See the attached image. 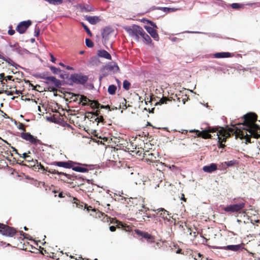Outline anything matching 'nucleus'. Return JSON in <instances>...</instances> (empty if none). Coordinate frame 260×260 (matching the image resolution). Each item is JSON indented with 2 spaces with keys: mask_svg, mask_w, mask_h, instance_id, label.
<instances>
[{
  "mask_svg": "<svg viewBox=\"0 0 260 260\" xmlns=\"http://www.w3.org/2000/svg\"><path fill=\"white\" fill-rule=\"evenodd\" d=\"M0 59H2V60H3L4 61H6L7 63H8V64L11 66H13L14 64V62L13 60H12L9 57H6L5 56H4L3 55L0 54Z\"/></svg>",
  "mask_w": 260,
  "mask_h": 260,
  "instance_id": "nucleus-33",
  "label": "nucleus"
},
{
  "mask_svg": "<svg viewBox=\"0 0 260 260\" xmlns=\"http://www.w3.org/2000/svg\"><path fill=\"white\" fill-rule=\"evenodd\" d=\"M73 200L75 201L74 204H76V206L79 209L85 210L87 208V205L86 204H84L83 202H81L76 198H74Z\"/></svg>",
  "mask_w": 260,
  "mask_h": 260,
  "instance_id": "nucleus-26",
  "label": "nucleus"
},
{
  "mask_svg": "<svg viewBox=\"0 0 260 260\" xmlns=\"http://www.w3.org/2000/svg\"><path fill=\"white\" fill-rule=\"evenodd\" d=\"M117 89V87L115 85L111 84L108 87V92L110 95H114L115 94Z\"/></svg>",
  "mask_w": 260,
  "mask_h": 260,
  "instance_id": "nucleus-30",
  "label": "nucleus"
},
{
  "mask_svg": "<svg viewBox=\"0 0 260 260\" xmlns=\"http://www.w3.org/2000/svg\"><path fill=\"white\" fill-rule=\"evenodd\" d=\"M217 145H218V147L219 148H224L225 147V145L224 144V143H221L220 142H218Z\"/></svg>",
  "mask_w": 260,
  "mask_h": 260,
  "instance_id": "nucleus-60",
  "label": "nucleus"
},
{
  "mask_svg": "<svg viewBox=\"0 0 260 260\" xmlns=\"http://www.w3.org/2000/svg\"><path fill=\"white\" fill-rule=\"evenodd\" d=\"M86 87L89 89L93 90L94 89V86L92 83H88L86 84Z\"/></svg>",
  "mask_w": 260,
  "mask_h": 260,
  "instance_id": "nucleus-55",
  "label": "nucleus"
},
{
  "mask_svg": "<svg viewBox=\"0 0 260 260\" xmlns=\"http://www.w3.org/2000/svg\"><path fill=\"white\" fill-rule=\"evenodd\" d=\"M92 103H94V106L96 108H100L101 109H109V111H111V110L110 109V106L109 105H103L100 104L98 101H93Z\"/></svg>",
  "mask_w": 260,
  "mask_h": 260,
  "instance_id": "nucleus-27",
  "label": "nucleus"
},
{
  "mask_svg": "<svg viewBox=\"0 0 260 260\" xmlns=\"http://www.w3.org/2000/svg\"><path fill=\"white\" fill-rule=\"evenodd\" d=\"M77 8L81 13L93 12L95 10L93 6L87 4H79L77 5Z\"/></svg>",
  "mask_w": 260,
  "mask_h": 260,
  "instance_id": "nucleus-14",
  "label": "nucleus"
},
{
  "mask_svg": "<svg viewBox=\"0 0 260 260\" xmlns=\"http://www.w3.org/2000/svg\"><path fill=\"white\" fill-rule=\"evenodd\" d=\"M50 56L51 58V61L53 63H55L56 58L54 57L52 53H50Z\"/></svg>",
  "mask_w": 260,
  "mask_h": 260,
  "instance_id": "nucleus-61",
  "label": "nucleus"
},
{
  "mask_svg": "<svg viewBox=\"0 0 260 260\" xmlns=\"http://www.w3.org/2000/svg\"><path fill=\"white\" fill-rule=\"evenodd\" d=\"M15 30L13 29L12 26L11 25H10L9 26V29L8 30V34L10 36H12L15 34Z\"/></svg>",
  "mask_w": 260,
  "mask_h": 260,
  "instance_id": "nucleus-52",
  "label": "nucleus"
},
{
  "mask_svg": "<svg viewBox=\"0 0 260 260\" xmlns=\"http://www.w3.org/2000/svg\"><path fill=\"white\" fill-rule=\"evenodd\" d=\"M218 169L220 171L226 172V166L225 165V164H224V162L220 163L218 165Z\"/></svg>",
  "mask_w": 260,
  "mask_h": 260,
  "instance_id": "nucleus-43",
  "label": "nucleus"
},
{
  "mask_svg": "<svg viewBox=\"0 0 260 260\" xmlns=\"http://www.w3.org/2000/svg\"><path fill=\"white\" fill-rule=\"evenodd\" d=\"M124 28V30L128 34L129 36L133 38L137 34L140 35L142 27L138 25L133 24L131 27L126 26Z\"/></svg>",
  "mask_w": 260,
  "mask_h": 260,
  "instance_id": "nucleus-9",
  "label": "nucleus"
},
{
  "mask_svg": "<svg viewBox=\"0 0 260 260\" xmlns=\"http://www.w3.org/2000/svg\"><path fill=\"white\" fill-rule=\"evenodd\" d=\"M46 2H47L50 4H52L53 5H60L62 3V0H44Z\"/></svg>",
  "mask_w": 260,
  "mask_h": 260,
  "instance_id": "nucleus-35",
  "label": "nucleus"
},
{
  "mask_svg": "<svg viewBox=\"0 0 260 260\" xmlns=\"http://www.w3.org/2000/svg\"><path fill=\"white\" fill-rule=\"evenodd\" d=\"M22 52H23V53H26V54H31V52L29 50H27L25 48H22Z\"/></svg>",
  "mask_w": 260,
  "mask_h": 260,
  "instance_id": "nucleus-63",
  "label": "nucleus"
},
{
  "mask_svg": "<svg viewBox=\"0 0 260 260\" xmlns=\"http://www.w3.org/2000/svg\"><path fill=\"white\" fill-rule=\"evenodd\" d=\"M106 70L108 71L116 73L119 72V68L116 62L108 63L103 66V70Z\"/></svg>",
  "mask_w": 260,
  "mask_h": 260,
  "instance_id": "nucleus-12",
  "label": "nucleus"
},
{
  "mask_svg": "<svg viewBox=\"0 0 260 260\" xmlns=\"http://www.w3.org/2000/svg\"><path fill=\"white\" fill-rule=\"evenodd\" d=\"M46 81H44V82L47 84L49 85L50 82H51L54 86H49L48 88V89L50 92H56L58 85H60V80L57 79L55 76H48L47 75L46 78L44 79Z\"/></svg>",
  "mask_w": 260,
  "mask_h": 260,
  "instance_id": "nucleus-4",
  "label": "nucleus"
},
{
  "mask_svg": "<svg viewBox=\"0 0 260 260\" xmlns=\"http://www.w3.org/2000/svg\"><path fill=\"white\" fill-rule=\"evenodd\" d=\"M13 67H14L16 69H18V68H21L22 69L24 70H25V69L21 67L20 66H19V64H17L16 63H14L13 66Z\"/></svg>",
  "mask_w": 260,
  "mask_h": 260,
  "instance_id": "nucleus-59",
  "label": "nucleus"
},
{
  "mask_svg": "<svg viewBox=\"0 0 260 260\" xmlns=\"http://www.w3.org/2000/svg\"><path fill=\"white\" fill-rule=\"evenodd\" d=\"M3 92L4 93H6L7 95H11L14 93L13 91H8L7 90H4V89H3Z\"/></svg>",
  "mask_w": 260,
  "mask_h": 260,
  "instance_id": "nucleus-57",
  "label": "nucleus"
},
{
  "mask_svg": "<svg viewBox=\"0 0 260 260\" xmlns=\"http://www.w3.org/2000/svg\"><path fill=\"white\" fill-rule=\"evenodd\" d=\"M141 37L143 38L144 41L146 42V43L150 44L152 42V40L150 38V37L145 32V31L143 30L142 28L140 35Z\"/></svg>",
  "mask_w": 260,
  "mask_h": 260,
  "instance_id": "nucleus-23",
  "label": "nucleus"
},
{
  "mask_svg": "<svg viewBox=\"0 0 260 260\" xmlns=\"http://www.w3.org/2000/svg\"><path fill=\"white\" fill-rule=\"evenodd\" d=\"M85 44L88 48H92L93 46V43L90 39L86 38L85 39Z\"/></svg>",
  "mask_w": 260,
  "mask_h": 260,
  "instance_id": "nucleus-44",
  "label": "nucleus"
},
{
  "mask_svg": "<svg viewBox=\"0 0 260 260\" xmlns=\"http://www.w3.org/2000/svg\"><path fill=\"white\" fill-rule=\"evenodd\" d=\"M135 233L139 236L146 238V239H150L151 237V235L149 234L147 232H142L139 230H136Z\"/></svg>",
  "mask_w": 260,
  "mask_h": 260,
  "instance_id": "nucleus-28",
  "label": "nucleus"
},
{
  "mask_svg": "<svg viewBox=\"0 0 260 260\" xmlns=\"http://www.w3.org/2000/svg\"><path fill=\"white\" fill-rule=\"evenodd\" d=\"M184 32L188 33V34H208L209 37H217V38H221V36L220 34H215V33H206L201 31H185Z\"/></svg>",
  "mask_w": 260,
  "mask_h": 260,
  "instance_id": "nucleus-24",
  "label": "nucleus"
},
{
  "mask_svg": "<svg viewBox=\"0 0 260 260\" xmlns=\"http://www.w3.org/2000/svg\"><path fill=\"white\" fill-rule=\"evenodd\" d=\"M31 167H33L34 170H42L43 171H46V168H45L41 164V162H39L38 161V163L35 164V165H31Z\"/></svg>",
  "mask_w": 260,
  "mask_h": 260,
  "instance_id": "nucleus-32",
  "label": "nucleus"
},
{
  "mask_svg": "<svg viewBox=\"0 0 260 260\" xmlns=\"http://www.w3.org/2000/svg\"><path fill=\"white\" fill-rule=\"evenodd\" d=\"M59 77L61 79V80H60V85H58V88H60L62 85H72L71 75H70L69 73L61 70V72L59 75Z\"/></svg>",
  "mask_w": 260,
  "mask_h": 260,
  "instance_id": "nucleus-6",
  "label": "nucleus"
},
{
  "mask_svg": "<svg viewBox=\"0 0 260 260\" xmlns=\"http://www.w3.org/2000/svg\"><path fill=\"white\" fill-rule=\"evenodd\" d=\"M190 132H196L197 133V135L201 137L204 139H210L211 138V135L210 133H214L215 130L214 128L210 127H206L204 130H202L201 131L199 130H191L190 131Z\"/></svg>",
  "mask_w": 260,
  "mask_h": 260,
  "instance_id": "nucleus-8",
  "label": "nucleus"
},
{
  "mask_svg": "<svg viewBox=\"0 0 260 260\" xmlns=\"http://www.w3.org/2000/svg\"><path fill=\"white\" fill-rule=\"evenodd\" d=\"M144 27L154 40L157 41L159 40V36L156 31L157 28L148 25H145Z\"/></svg>",
  "mask_w": 260,
  "mask_h": 260,
  "instance_id": "nucleus-13",
  "label": "nucleus"
},
{
  "mask_svg": "<svg viewBox=\"0 0 260 260\" xmlns=\"http://www.w3.org/2000/svg\"><path fill=\"white\" fill-rule=\"evenodd\" d=\"M167 100L165 98H162V99H160L159 101L157 102H156L155 104V106L156 105H160L166 103Z\"/></svg>",
  "mask_w": 260,
  "mask_h": 260,
  "instance_id": "nucleus-48",
  "label": "nucleus"
},
{
  "mask_svg": "<svg viewBox=\"0 0 260 260\" xmlns=\"http://www.w3.org/2000/svg\"><path fill=\"white\" fill-rule=\"evenodd\" d=\"M31 24L32 21L30 20L21 21L17 25L16 30L20 34H24Z\"/></svg>",
  "mask_w": 260,
  "mask_h": 260,
  "instance_id": "nucleus-10",
  "label": "nucleus"
},
{
  "mask_svg": "<svg viewBox=\"0 0 260 260\" xmlns=\"http://www.w3.org/2000/svg\"><path fill=\"white\" fill-rule=\"evenodd\" d=\"M81 25L83 27L84 29L86 31L87 34L90 36H92V33L87 26L83 22H80Z\"/></svg>",
  "mask_w": 260,
  "mask_h": 260,
  "instance_id": "nucleus-42",
  "label": "nucleus"
},
{
  "mask_svg": "<svg viewBox=\"0 0 260 260\" xmlns=\"http://www.w3.org/2000/svg\"><path fill=\"white\" fill-rule=\"evenodd\" d=\"M48 68L54 75H59L61 72V70L59 68H56L53 66H49Z\"/></svg>",
  "mask_w": 260,
  "mask_h": 260,
  "instance_id": "nucleus-31",
  "label": "nucleus"
},
{
  "mask_svg": "<svg viewBox=\"0 0 260 260\" xmlns=\"http://www.w3.org/2000/svg\"><path fill=\"white\" fill-rule=\"evenodd\" d=\"M245 206V203L243 202L239 203L231 204L227 206L224 208V211H240Z\"/></svg>",
  "mask_w": 260,
  "mask_h": 260,
  "instance_id": "nucleus-11",
  "label": "nucleus"
},
{
  "mask_svg": "<svg viewBox=\"0 0 260 260\" xmlns=\"http://www.w3.org/2000/svg\"><path fill=\"white\" fill-rule=\"evenodd\" d=\"M220 248L223 249H228L233 251H237L240 250V245H230L222 247Z\"/></svg>",
  "mask_w": 260,
  "mask_h": 260,
  "instance_id": "nucleus-25",
  "label": "nucleus"
},
{
  "mask_svg": "<svg viewBox=\"0 0 260 260\" xmlns=\"http://www.w3.org/2000/svg\"><path fill=\"white\" fill-rule=\"evenodd\" d=\"M99 56H92L91 58H90V62L92 64H97L98 63H99L100 62V60L99 59Z\"/></svg>",
  "mask_w": 260,
  "mask_h": 260,
  "instance_id": "nucleus-38",
  "label": "nucleus"
},
{
  "mask_svg": "<svg viewBox=\"0 0 260 260\" xmlns=\"http://www.w3.org/2000/svg\"><path fill=\"white\" fill-rule=\"evenodd\" d=\"M245 125L246 126V131L254 138H258L260 134V126L255 123L257 116L254 113L250 112L243 116Z\"/></svg>",
  "mask_w": 260,
  "mask_h": 260,
  "instance_id": "nucleus-1",
  "label": "nucleus"
},
{
  "mask_svg": "<svg viewBox=\"0 0 260 260\" xmlns=\"http://www.w3.org/2000/svg\"><path fill=\"white\" fill-rule=\"evenodd\" d=\"M62 175L65 176L68 179L72 180V181L77 179L79 181V183H80V185H82L83 184V183H82L81 182L83 181L84 179L81 176L76 175L74 173H73L72 174H67L66 173H62Z\"/></svg>",
  "mask_w": 260,
  "mask_h": 260,
  "instance_id": "nucleus-16",
  "label": "nucleus"
},
{
  "mask_svg": "<svg viewBox=\"0 0 260 260\" xmlns=\"http://www.w3.org/2000/svg\"><path fill=\"white\" fill-rule=\"evenodd\" d=\"M29 87H32V90H36V91H39V92H42V91H39V90H37V89H36V87H40H40H41V86H40V85L37 84L36 85H35H35H34L32 84H31V83H29Z\"/></svg>",
  "mask_w": 260,
  "mask_h": 260,
  "instance_id": "nucleus-51",
  "label": "nucleus"
},
{
  "mask_svg": "<svg viewBox=\"0 0 260 260\" xmlns=\"http://www.w3.org/2000/svg\"><path fill=\"white\" fill-rule=\"evenodd\" d=\"M224 164H225L226 168L228 167H232L238 164V161L237 160L233 159L228 161H224Z\"/></svg>",
  "mask_w": 260,
  "mask_h": 260,
  "instance_id": "nucleus-34",
  "label": "nucleus"
},
{
  "mask_svg": "<svg viewBox=\"0 0 260 260\" xmlns=\"http://www.w3.org/2000/svg\"><path fill=\"white\" fill-rule=\"evenodd\" d=\"M81 165H73V167L71 168L73 171L80 172L85 173L88 172V169L80 166Z\"/></svg>",
  "mask_w": 260,
  "mask_h": 260,
  "instance_id": "nucleus-22",
  "label": "nucleus"
},
{
  "mask_svg": "<svg viewBox=\"0 0 260 260\" xmlns=\"http://www.w3.org/2000/svg\"><path fill=\"white\" fill-rule=\"evenodd\" d=\"M80 96L78 104H81L83 106H85L87 105V102H88L90 103L91 107L94 108V107L92 106V105L94 104V103H92L94 100H90L84 95H80Z\"/></svg>",
  "mask_w": 260,
  "mask_h": 260,
  "instance_id": "nucleus-18",
  "label": "nucleus"
},
{
  "mask_svg": "<svg viewBox=\"0 0 260 260\" xmlns=\"http://www.w3.org/2000/svg\"><path fill=\"white\" fill-rule=\"evenodd\" d=\"M88 76L84 75L82 73H74L71 75V80L72 81V85L74 84L85 85L88 80Z\"/></svg>",
  "mask_w": 260,
  "mask_h": 260,
  "instance_id": "nucleus-3",
  "label": "nucleus"
},
{
  "mask_svg": "<svg viewBox=\"0 0 260 260\" xmlns=\"http://www.w3.org/2000/svg\"><path fill=\"white\" fill-rule=\"evenodd\" d=\"M202 169L204 172L211 173L218 169V165L215 163H211L209 165L204 166Z\"/></svg>",
  "mask_w": 260,
  "mask_h": 260,
  "instance_id": "nucleus-17",
  "label": "nucleus"
},
{
  "mask_svg": "<svg viewBox=\"0 0 260 260\" xmlns=\"http://www.w3.org/2000/svg\"><path fill=\"white\" fill-rule=\"evenodd\" d=\"M46 172H49V173L52 174H57L59 175H62V173L61 172H59L58 171L55 170V169H48L46 168Z\"/></svg>",
  "mask_w": 260,
  "mask_h": 260,
  "instance_id": "nucleus-37",
  "label": "nucleus"
},
{
  "mask_svg": "<svg viewBox=\"0 0 260 260\" xmlns=\"http://www.w3.org/2000/svg\"><path fill=\"white\" fill-rule=\"evenodd\" d=\"M131 87V83L127 80H124L123 82V88L126 90H128Z\"/></svg>",
  "mask_w": 260,
  "mask_h": 260,
  "instance_id": "nucleus-41",
  "label": "nucleus"
},
{
  "mask_svg": "<svg viewBox=\"0 0 260 260\" xmlns=\"http://www.w3.org/2000/svg\"><path fill=\"white\" fill-rule=\"evenodd\" d=\"M113 29L110 26H106L101 31L102 37L105 41H108L109 39V35L113 32Z\"/></svg>",
  "mask_w": 260,
  "mask_h": 260,
  "instance_id": "nucleus-15",
  "label": "nucleus"
},
{
  "mask_svg": "<svg viewBox=\"0 0 260 260\" xmlns=\"http://www.w3.org/2000/svg\"><path fill=\"white\" fill-rule=\"evenodd\" d=\"M40 28L39 27H38L37 24H36V26H35V31H34V36L36 37H38L40 35Z\"/></svg>",
  "mask_w": 260,
  "mask_h": 260,
  "instance_id": "nucleus-47",
  "label": "nucleus"
},
{
  "mask_svg": "<svg viewBox=\"0 0 260 260\" xmlns=\"http://www.w3.org/2000/svg\"><path fill=\"white\" fill-rule=\"evenodd\" d=\"M17 128L23 131V132L20 134V137L22 139L26 141H28L31 144L35 145L36 146L38 145H43L42 142L40 140L38 139L37 137L31 135L29 132H24L25 131V129L24 127V124L23 123H19Z\"/></svg>",
  "mask_w": 260,
  "mask_h": 260,
  "instance_id": "nucleus-2",
  "label": "nucleus"
},
{
  "mask_svg": "<svg viewBox=\"0 0 260 260\" xmlns=\"http://www.w3.org/2000/svg\"><path fill=\"white\" fill-rule=\"evenodd\" d=\"M103 70V67L101 68V69L100 70L101 74L100 75V77H99L100 81H101L102 78H103L109 75V74L106 72V71H107L106 70Z\"/></svg>",
  "mask_w": 260,
  "mask_h": 260,
  "instance_id": "nucleus-40",
  "label": "nucleus"
},
{
  "mask_svg": "<svg viewBox=\"0 0 260 260\" xmlns=\"http://www.w3.org/2000/svg\"><path fill=\"white\" fill-rule=\"evenodd\" d=\"M67 94L69 95H72L71 97H70L71 99H72L74 102H77L78 100V97L80 96L79 94H76L73 92H68Z\"/></svg>",
  "mask_w": 260,
  "mask_h": 260,
  "instance_id": "nucleus-36",
  "label": "nucleus"
},
{
  "mask_svg": "<svg viewBox=\"0 0 260 260\" xmlns=\"http://www.w3.org/2000/svg\"><path fill=\"white\" fill-rule=\"evenodd\" d=\"M73 165H83L85 166H87L86 164H82L72 160H68L67 161H53L50 164V165L56 166L59 167H63L66 169H71L73 167Z\"/></svg>",
  "mask_w": 260,
  "mask_h": 260,
  "instance_id": "nucleus-7",
  "label": "nucleus"
},
{
  "mask_svg": "<svg viewBox=\"0 0 260 260\" xmlns=\"http://www.w3.org/2000/svg\"><path fill=\"white\" fill-rule=\"evenodd\" d=\"M104 118L102 116H100V117H97L95 119V121H97L98 123L99 122H103L104 121Z\"/></svg>",
  "mask_w": 260,
  "mask_h": 260,
  "instance_id": "nucleus-54",
  "label": "nucleus"
},
{
  "mask_svg": "<svg viewBox=\"0 0 260 260\" xmlns=\"http://www.w3.org/2000/svg\"><path fill=\"white\" fill-rule=\"evenodd\" d=\"M213 56L216 58H228L232 56V54L228 52H219L214 53Z\"/></svg>",
  "mask_w": 260,
  "mask_h": 260,
  "instance_id": "nucleus-21",
  "label": "nucleus"
},
{
  "mask_svg": "<svg viewBox=\"0 0 260 260\" xmlns=\"http://www.w3.org/2000/svg\"><path fill=\"white\" fill-rule=\"evenodd\" d=\"M22 49L19 45L16 47L15 48H14L12 49V51H15L17 52L18 54H19L20 55H23V52H22Z\"/></svg>",
  "mask_w": 260,
  "mask_h": 260,
  "instance_id": "nucleus-45",
  "label": "nucleus"
},
{
  "mask_svg": "<svg viewBox=\"0 0 260 260\" xmlns=\"http://www.w3.org/2000/svg\"><path fill=\"white\" fill-rule=\"evenodd\" d=\"M46 119L48 121L53 122V123H57L56 120L55 118H53L51 117H47L46 118Z\"/></svg>",
  "mask_w": 260,
  "mask_h": 260,
  "instance_id": "nucleus-58",
  "label": "nucleus"
},
{
  "mask_svg": "<svg viewBox=\"0 0 260 260\" xmlns=\"http://www.w3.org/2000/svg\"><path fill=\"white\" fill-rule=\"evenodd\" d=\"M97 55L99 57H103L109 60H111L112 58L110 54L104 49L98 50Z\"/></svg>",
  "mask_w": 260,
  "mask_h": 260,
  "instance_id": "nucleus-20",
  "label": "nucleus"
},
{
  "mask_svg": "<svg viewBox=\"0 0 260 260\" xmlns=\"http://www.w3.org/2000/svg\"><path fill=\"white\" fill-rule=\"evenodd\" d=\"M87 113L91 114H92V115H94L95 116L98 117V115L100 114V112L99 110H96L95 112H87Z\"/></svg>",
  "mask_w": 260,
  "mask_h": 260,
  "instance_id": "nucleus-56",
  "label": "nucleus"
},
{
  "mask_svg": "<svg viewBox=\"0 0 260 260\" xmlns=\"http://www.w3.org/2000/svg\"><path fill=\"white\" fill-rule=\"evenodd\" d=\"M18 46H19V44L17 42L15 43L14 44H12L11 43L9 44V46L11 48H13V49L15 48L16 47H17Z\"/></svg>",
  "mask_w": 260,
  "mask_h": 260,
  "instance_id": "nucleus-62",
  "label": "nucleus"
},
{
  "mask_svg": "<svg viewBox=\"0 0 260 260\" xmlns=\"http://www.w3.org/2000/svg\"><path fill=\"white\" fill-rule=\"evenodd\" d=\"M32 76L36 78L40 79V73H34L32 74Z\"/></svg>",
  "mask_w": 260,
  "mask_h": 260,
  "instance_id": "nucleus-64",
  "label": "nucleus"
},
{
  "mask_svg": "<svg viewBox=\"0 0 260 260\" xmlns=\"http://www.w3.org/2000/svg\"><path fill=\"white\" fill-rule=\"evenodd\" d=\"M16 233V230L8 225L0 223V234L8 237H13Z\"/></svg>",
  "mask_w": 260,
  "mask_h": 260,
  "instance_id": "nucleus-5",
  "label": "nucleus"
},
{
  "mask_svg": "<svg viewBox=\"0 0 260 260\" xmlns=\"http://www.w3.org/2000/svg\"><path fill=\"white\" fill-rule=\"evenodd\" d=\"M231 6L233 9H237L241 8L243 5L239 3H233L231 5Z\"/></svg>",
  "mask_w": 260,
  "mask_h": 260,
  "instance_id": "nucleus-46",
  "label": "nucleus"
},
{
  "mask_svg": "<svg viewBox=\"0 0 260 260\" xmlns=\"http://www.w3.org/2000/svg\"><path fill=\"white\" fill-rule=\"evenodd\" d=\"M84 19L92 25H95L100 21L99 17L96 16L86 15Z\"/></svg>",
  "mask_w": 260,
  "mask_h": 260,
  "instance_id": "nucleus-19",
  "label": "nucleus"
},
{
  "mask_svg": "<svg viewBox=\"0 0 260 260\" xmlns=\"http://www.w3.org/2000/svg\"><path fill=\"white\" fill-rule=\"evenodd\" d=\"M179 9V8L164 7L163 11L164 12L167 13H170L172 12H175Z\"/></svg>",
  "mask_w": 260,
  "mask_h": 260,
  "instance_id": "nucleus-39",
  "label": "nucleus"
},
{
  "mask_svg": "<svg viewBox=\"0 0 260 260\" xmlns=\"http://www.w3.org/2000/svg\"><path fill=\"white\" fill-rule=\"evenodd\" d=\"M141 21L142 22L147 23L148 25H150L151 27H153V28H158L157 25L153 21L150 20L143 18Z\"/></svg>",
  "mask_w": 260,
  "mask_h": 260,
  "instance_id": "nucleus-29",
  "label": "nucleus"
},
{
  "mask_svg": "<svg viewBox=\"0 0 260 260\" xmlns=\"http://www.w3.org/2000/svg\"><path fill=\"white\" fill-rule=\"evenodd\" d=\"M217 139H218V142H220L221 143H225L226 141V138L224 137H220L218 134H217Z\"/></svg>",
  "mask_w": 260,
  "mask_h": 260,
  "instance_id": "nucleus-49",
  "label": "nucleus"
},
{
  "mask_svg": "<svg viewBox=\"0 0 260 260\" xmlns=\"http://www.w3.org/2000/svg\"><path fill=\"white\" fill-rule=\"evenodd\" d=\"M49 74V72L40 73V79H44Z\"/></svg>",
  "mask_w": 260,
  "mask_h": 260,
  "instance_id": "nucleus-53",
  "label": "nucleus"
},
{
  "mask_svg": "<svg viewBox=\"0 0 260 260\" xmlns=\"http://www.w3.org/2000/svg\"><path fill=\"white\" fill-rule=\"evenodd\" d=\"M26 161L28 162H31L33 165H35L36 163H38V160L37 159L34 160L31 157L30 158H27L25 159Z\"/></svg>",
  "mask_w": 260,
  "mask_h": 260,
  "instance_id": "nucleus-50",
  "label": "nucleus"
}]
</instances>
